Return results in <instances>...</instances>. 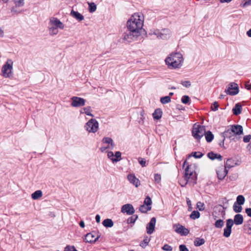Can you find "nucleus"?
Listing matches in <instances>:
<instances>
[{"mask_svg": "<svg viewBox=\"0 0 251 251\" xmlns=\"http://www.w3.org/2000/svg\"><path fill=\"white\" fill-rule=\"evenodd\" d=\"M219 104L218 102L215 101L213 104L211 105V109L213 111H216L218 109Z\"/></svg>", "mask_w": 251, "mask_h": 251, "instance_id": "nucleus-53", "label": "nucleus"}, {"mask_svg": "<svg viewBox=\"0 0 251 251\" xmlns=\"http://www.w3.org/2000/svg\"><path fill=\"white\" fill-rule=\"evenodd\" d=\"M154 181L156 183H159L161 180V176L159 174H155L154 175Z\"/></svg>", "mask_w": 251, "mask_h": 251, "instance_id": "nucleus-47", "label": "nucleus"}, {"mask_svg": "<svg viewBox=\"0 0 251 251\" xmlns=\"http://www.w3.org/2000/svg\"><path fill=\"white\" fill-rule=\"evenodd\" d=\"M50 22L57 28L63 29L64 27L63 24L56 18L50 19Z\"/></svg>", "mask_w": 251, "mask_h": 251, "instance_id": "nucleus-17", "label": "nucleus"}, {"mask_svg": "<svg viewBox=\"0 0 251 251\" xmlns=\"http://www.w3.org/2000/svg\"><path fill=\"white\" fill-rule=\"evenodd\" d=\"M11 12L14 14H20L21 13V11H18L16 9V7H12V8L11 9Z\"/></svg>", "mask_w": 251, "mask_h": 251, "instance_id": "nucleus-63", "label": "nucleus"}, {"mask_svg": "<svg viewBox=\"0 0 251 251\" xmlns=\"http://www.w3.org/2000/svg\"><path fill=\"white\" fill-rule=\"evenodd\" d=\"M181 84L186 88H189L191 86V82L189 80L181 81Z\"/></svg>", "mask_w": 251, "mask_h": 251, "instance_id": "nucleus-51", "label": "nucleus"}, {"mask_svg": "<svg viewBox=\"0 0 251 251\" xmlns=\"http://www.w3.org/2000/svg\"><path fill=\"white\" fill-rule=\"evenodd\" d=\"M204 135L207 142H211L214 138V135L210 131H205V133Z\"/></svg>", "mask_w": 251, "mask_h": 251, "instance_id": "nucleus-27", "label": "nucleus"}, {"mask_svg": "<svg viewBox=\"0 0 251 251\" xmlns=\"http://www.w3.org/2000/svg\"><path fill=\"white\" fill-rule=\"evenodd\" d=\"M179 251H189V250L185 245H180L179 246Z\"/></svg>", "mask_w": 251, "mask_h": 251, "instance_id": "nucleus-58", "label": "nucleus"}, {"mask_svg": "<svg viewBox=\"0 0 251 251\" xmlns=\"http://www.w3.org/2000/svg\"><path fill=\"white\" fill-rule=\"evenodd\" d=\"M102 142L103 143L110 145L111 149H113L115 146L112 139L110 137H104L102 140Z\"/></svg>", "mask_w": 251, "mask_h": 251, "instance_id": "nucleus-23", "label": "nucleus"}, {"mask_svg": "<svg viewBox=\"0 0 251 251\" xmlns=\"http://www.w3.org/2000/svg\"><path fill=\"white\" fill-rule=\"evenodd\" d=\"M226 227L228 228H232V226L233 225V221L231 219H229L226 220Z\"/></svg>", "mask_w": 251, "mask_h": 251, "instance_id": "nucleus-46", "label": "nucleus"}, {"mask_svg": "<svg viewBox=\"0 0 251 251\" xmlns=\"http://www.w3.org/2000/svg\"><path fill=\"white\" fill-rule=\"evenodd\" d=\"M236 164V163L235 162V161L233 159L229 158L227 159L225 163V166L226 168L229 169L234 167Z\"/></svg>", "mask_w": 251, "mask_h": 251, "instance_id": "nucleus-25", "label": "nucleus"}, {"mask_svg": "<svg viewBox=\"0 0 251 251\" xmlns=\"http://www.w3.org/2000/svg\"><path fill=\"white\" fill-rule=\"evenodd\" d=\"M186 202H187V204L188 207V211H191L192 210V204H191V201L189 200V199L187 198Z\"/></svg>", "mask_w": 251, "mask_h": 251, "instance_id": "nucleus-59", "label": "nucleus"}, {"mask_svg": "<svg viewBox=\"0 0 251 251\" xmlns=\"http://www.w3.org/2000/svg\"><path fill=\"white\" fill-rule=\"evenodd\" d=\"M127 178L129 182L135 186L136 187H138L140 185V181L138 178H137L134 174H129L127 176Z\"/></svg>", "mask_w": 251, "mask_h": 251, "instance_id": "nucleus-15", "label": "nucleus"}, {"mask_svg": "<svg viewBox=\"0 0 251 251\" xmlns=\"http://www.w3.org/2000/svg\"><path fill=\"white\" fill-rule=\"evenodd\" d=\"M217 174L218 178L220 180H223L226 176V174H223V173H222V169H221V170H219L217 171Z\"/></svg>", "mask_w": 251, "mask_h": 251, "instance_id": "nucleus-42", "label": "nucleus"}, {"mask_svg": "<svg viewBox=\"0 0 251 251\" xmlns=\"http://www.w3.org/2000/svg\"><path fill=\"white\" fill-rule=\"evenodd\" d=\"M144 17L141 13H135L127 21L126 27L128 30H131L134 33L142 34L144 25Z\"/></svg>", "mask_w": 251, "mask_h": 251, "instance_id": "nucleus-1", "label": "nucleus"}, {"mask_svg": "<svg viewBox=\"0 0 251 251\" xmlns=\"http://www.w3.org/2000/svg\"><path fill=\"white\" fill-rule=\"evenodd\" d=\"M71 106L74 107H79L83 106L85 104L86 100L83 98L74 96L71 98Z\"/></svg>", "mask_w": 251, "mask_h": 251, "instance_id": "nucleus-8", "label": "nucleus"}, {"mask_svg": "<svg viewBox=\"0 0 251 251\" xmlns=\"http://www.w3.org/2000/svg\"><path fill=\"white\" fill-rule=\"evenodd\" d=\"M138 161H139V163H140V164L142 167H145L146 166V161L144 158L139 157L138 158Z\"/></svg>", "mask_w": 251, "mask_h": 251, "instance_id": "nucleus-54", "label": "nucleus"}, {"mask_svg": "<svg viewBox=\"0 0 251 251\" xmlns=\"http://www.w3.org/2000/svg\"><path fill=\"white\" fill-rule=\"evenodd\" d=\"M246 233L249 235H251V225H250V224L246 226Z\"/></svg>", "mask_w": 251, "mask_h": 251, "instance_id": "nucleus-62", "label": "nucleus"}, {"mask_svg": "<svg viewBox=\"0 0 251 251\" xmlns=\"http://www.w3.org/2000/svg\"><path fill=\"white\" fill-rule=\"evenodd\" d=\"M160 33L159 39L166 40L169 38V37L166 36V34L163 33L161 31H160Z\"/></svg>", "mask_w": 251, "mask_h": 251, "instance_id": "nucleus-57", "label": "nucleus"}, {"mask_svg": "<svg viewBox=\"0 0 251 251\" xmlns=\"http://www.w3.org/2000/svg\"><path fill=\"white\" fill-rule=\"evenodd\" d=\"M174 228H175V231L181 236H186L189 233V230L187 228L179 224L175 225Z\"/></svg>", "mask_w": 251, "mask_h": 251, "instance_id": "nucleus-12", "label": "nucleus"}, {"mask_svg": "<svg viewBox=\"0 0 251 251\" xmlns=\"http://www.w3.org/2000/svg\"><path fill=\"white\" fill-rule=\"evenodd\" d=\"M197 206L200 211H202L204 209V204L201 201L197 202Z\"/></svg>", "mask_w": 251, "mask_h": 251, "instance_id": "nucleus-52", "label": "nucleus"}, {"mask_svg": "<svg viewBox=\"0 0 251 251\" xmlns=\"http://www.w3.org/2000/svg\"><path fill=\"white\" fill-rule=\"evenodd\" d=\"M121 212L122 213H126L127 215H132L134 212V209L132 205L129 203L124 204L121 208Z\"/></svg>", "mask_w": 251, "mask_h": 251, "instance_id": "nucleus-14", "label": "nucleus"}, {"mask_svg": "<svg viewBox=\"0 0 251 251\" xmlns=\"http://www.w3.org/2000/svg\"><path fill=\"white\" fill-rule=\"evenodd\" d=\"M25 0H14V4H15V7H22L25 4Z\"/></svg>", "mask_w": 251, "mask_h": 251, "instance_id": "nucleus-43", "label": "nucleus"}, {"mask_svg": "<svg viewBox=\"0 0 251 251\" xmlns=\"http://www.w3.org/2000/svg\"><path fill=\"white\" fill-rule=\"evenodd\" d=\"M151 207H148L146 206L145 204L141 205L139 208V211L142 213H146L148 211H150L151 210Z\"/></svg>", "mask_w": 251, "mask_h": 251, "instance_id": "nucleus-32", "label": "nucleus"}, {"mask_svg": "<svg viewBox=\"0 0 251 251\" xmlns=\"http://www.w3.org/2000/svg\"><path fill=\"white\" fill-rule=\"evenodd\" d=\"M207 156L209 159L212 160L217 159L219 161H222L223 159V156L221 155L215 153L212 151L209 152L207 154Z\"/></svg>", "mask_w": 251, "mask_h": 251, "instance_id": "nucleus-19", "label": "nucleus"}, {"mask_svg": "<svg viewBox=\"0 0 251 251\" xmlns=\"http://www.w3.org/2000/svg\"><path fill=\"white\" fill-rule=\"evenodd\" d=\"M183 61L182 55L179 52L172 53L165 59L166 64L169 68H180Z\"/></svg>", "mask_w": 251, "mask_h": 251, "instance_id": "nucleus-2", "label": "nucleus"}, {"mask_svg": "<svg viewBox=\"0 0 251 251\" xmlns=\"http://www.w3.org/2000/svg\"><path fill=\"white\" fill-rule=\"evenodd\" d=\"M205 240L203 238H196L194 241V244L196 247H199L203 245L205 243Z\"/></svg>", "mask_w": 251, "mask_h": 251, "instance_id": "nucleus-26", "label": "nucleus"}, {"mask_svg": "<svg viewBox=\"0 0 251 251\" xmlns=\"http://www.w3.org/2000/svg\"><path fill=\"white\" fill-rule=\"evenodd\" d=\"M230 131L236 137H240L243 134V127L241 125H233L230 126Z\"/></svg>", "mask_w": 251, "mask_h": 251, "instance_id": "nucleus-11", "label": "nucleus"}, {"mask_svg": "<svg viewBox=\"0 0 251 251\" xmlns=\"http://www.w3.org/2000/svg\"><path fill=\"white\" fill-rule=\"evenodd\" d=\"M181 102L184 104H190V98L189 96L184 95L181 98Z\"/></svg>", "mask_w": 251, "mask_h": 251, "instance_id": "nucleus-44", "label": "nucleus"}, {"mask_svg": "<svg viewBox=\"0 0 251 251\" xmlns=\"http://www.w3.org/2000/svg\"><path fill=\"white\" fill-rule=\"evenodd\" d=\"M251 139V135H247L243 137V141L245 143H248Z\"/></svg>", "mask_w": 251, "mask_h": 251, "instance_id": "nucleus-56", "label": "nucleus"}, {"mask_svg": "<svg viewBox=\"0 0 251 251\" xmlns=\"http://www.w3.org/2000/svg\"><path fill=\"white\" fill-rule=\"evenodd\" d=\"M115 158L113 159V163L117 162L121 160V152L118 151L115 152L114 155Z\"/></svg>", "mask_w": 251, "mask_h": 251, "instance_id": "nucleus-36", "label": "nucleus"}, {"mask_svg": "<svg viewBox=\"0 0 251 251\" xmlns=\"http://www.w3.org/2000/svg\"><path fill=\"white\" fill-rule=\"evenodd\" d=\"M57 28H58L56 27L55 26H53L50 27H49L50 34L52 35L57 34L58 32Z\"/></svg>", "mask_w": 251, "mask_h": 251, "instance_id": "nucleus-38", "label": "nucleus"}, {"mask_svg": "<svg viewBox=\"0 0 251 251\" xmlns=\"http://www.w3.org/2000/svg\"><path fill=\"white\" fill-rule=\"evenodd\" d=\"M241 205H238V204L234 202L233 206V209L234 211L236 213L241 212L242 210V207Z\"/></svg>", "mask_w": 251, "mask_h": 251, "instance_id": "nucleus-33", "label": "nucleus"}, {"mask_svg": "<svg viewBox=\"0 0 251 251\" xmlns=\"http://www.w3.org/2000/svg\"><path fill=\"white\" fill-rule=\"evenodd\" d=\"M89 4V11L90 12H94L96 10L97 6L94 2L88 3Z\"/></svg>", "mask_w": 251, "mask_h": 251, "instance_id": "nucleus-37", "label": "nucleus"}, {"mask_svg": "<svg viewBox=\"0 0 251 251\" xmlns=\"http://www.w3.org/2000/svg\"><path fill=\"white\" fill-rule=\"evenodd\" d=\"M224 222L223 220L219 219L217 220L214 224L216 228H221L224 226Z\"/></svg>", "mask_w": 251, "mask_h": 251, "instance_id": "nucleus-41", "label": "nucleus"}, {"mask_svg": "<svg viewBox=\"0 0 251 251\" xmlns=\"http://www.w3.org/2000/svg\"><path fill=\"white\" fill-rule=\"evenodd\" d=\"M140 33H134L131 30H127L122 35V39L125 43H129L135 41L140 37Z\"/></svg>", "mask_w": 251, "mask_h": 251, "instance_id": "nucleus-4", "label": "nucleus"}, {"mask_svg": "<svg viewBox=\"0 0 251 251\" xmlns=\"http://www.w3.org/2000/svg\"><path fill=\"white\" fill-rule=\"evenodd\" d=\"M84 128L89 133H95L99 129V123L95 119H91L85 124Z\"/></svg>", "mask_w": 251, "mask_h": 251, "instance_id": "nucleus-7", "label": "nucleus"}, {"mask_svg": "<svg viewBox=\"0 0 251 251\" xmlns=\"http://www.w3.org/2000/svg\"><path fill=\"white\" fill-rule=\"evenodd\" d=\"M71 14L72 16H73L79 21H81L84 19L83 16L77 11L72 10L71 12Z\"/></svg>", "mask_w": 251, "mask_h": 251, "instance_id": "nucleus-22", "label": "nucleus"}, {"mask_svg": "<svg viewBox=\"0 0 251 251\" xmlns=\"http://www.w3.org/2000/svg\"><path fill=\"white\" fill-rule=\"evenodd\" d=\"M82 110H83V111L81 110L80 111V113H85L87 115L91 116L92 117H93L94 116V115H93L91 113V107L90 106H87V107H84V108H83Z\"/></svg>", "mask_w": 251, "mask_h": 251, "instance_id": "nucleus-29", "label": "nucleus"}, {"mask_svg": "<svg viewBox=\"0 0 251 251\" xmlns=\"http://www.w3.org/2000/svg\"><path fill=\"white\" fill-rule=\"evenodd\" d=\"M161 31L163 33L166 34V36H167L168 37H170L171 31L169 29H167V28L163 29L161 30Z\"/></svg>", "mask_w": 251, "mask_h": 251, "instance_id": "nucleus-60", "label": "nucleus"}, {"mask_svg": "<svg viewBox=\"0 0 251 251\" xmlns=\"http://www.w3.org/2000/svg\"><path fill=\"white\" fill-rule=\"evenodd\" d=\"M225 92L226 94L234 96L237 94L239 92V87L235 83H231L228 85L227 89H226Z\"/></svg>", "mask_w": 251, "mask_h": 251, "instance_id": "nucleus-9", "label": "nucleus"}, {"mask_svg": "<svg viewBox=\"0 0 251 251\" xmlns=\"http://www.w3.org/2000/svg\"><path fill=\"white\" fill-rule=\"evenodd\" d=\"M205 130L204 126L195 125L192 129V135L196 140L199 141L205 133Z\"/></svg>", "mask_w": 251, "mask_h": 251, "instance_id": "nucleus-6", "label": "nucleus"}, {"mask_svg": "<svg viewBox=\"0 0 251 251\" xmlns=\"http://www.w3.org/2000/svg\"><path fill=\"white\" fill-rule=\"evenodd\" d=\"M245 201L244 197L243 195H239L236 198V201L235 203L238 204V205H243Z\"/></svg>", "mask_w": 251, "mask_h": 251, "instance_id": "nucleus-30", "label": "nucleus"}, {"mask_svg": "<svg viewBox=\"0 0 251 251\" xmlns=\"http://www.w3.org/2000/svg\"><path fill=\"white\" fill-rule=\"evenodd\" d=\"M156 223V219L152 217L150 222L147 225V232L149 234L152 233L154 230Z\"/></svg>", "mask_w": 251, "mask_h": 251, "instance_id": "nucleus-16", "label": "nucleus"}, {"mask_svg": "<svg viewBox=\"0 0 251 251\" xmlns=\"http://www.w3.org/2000/svg\"><path fill=\"white\" fill-rule=\"evenodd\" d=\"M162 115V111L161 109L157 108L155 110L154 112L152 114V116L154 119L159 120L160 119Z\"/></svg>", "mask_w": 251, "mask_h": 251, "instance_id": "nucleus-21", "label": "nucleus"}, {"mask_svg": "<svg viewBox=\"0 0 251 251\" xmlns=\"http://www.w3.org/2000/svg\"><path fill=\"white\" fill-rule=\"evenodd\" d=\"M65 251H77L74 246H68L65 248Z\"/></svg>", "mask_w": 251, "mask_h": 251, "instance_id": "nucleus-55", "label": "nucleus"}, {"mask_svg": "<svg viewBox=\"0 0 251 251\" xmlns=\"http://www.w3.org/2000/svg\"><path fill=\"white\" fill-rule=\"evenodd\" d=\"M221 135L222 138H228L231 141H233L234 142H236L241 138V137H236V136L233 134V133L230 131V128L226 129L223 133H221Z\"/></svg>", "mask_w": 251, "mask_h": 251, "instance_id": "nucleus-10", "label": "nucleus"}, {"mask_svg": "<svg viewBox=\"0 0 251 251\" xmlns=\"http://www.w3.org/2000/svg\"><path fill=\"white\" fill-rule=\"evenodd\" d=\"M192 156H194L196 158H201L203 155V154L201 153V152H193L192 153Z\"/></svg>", "mask_w": 251, "mask_h": 251, "instance_id": "nucleus-48", "label": "nucleus"}, {"mask_svg": "<svg viewBox=\"0 0 251 251\" xmlns=\"http://www.w3.org/2000/svg\"><path fill=\"white\" fill-rule=\"evenodd\" d=\"M226 208L224 207L222 205H218V206L215 207V210L218 211L219 212L221 213L222 216H224L225 215V210Z\"/></svg>", "mask_w": 251, "mask_h": 251, "instance_id": "nucleus-31", "label": "nucleus"}, {"mask_svg": "<svg viewBox=\"0 0 251 251\" xmlns=\"http://www.w3.org/2000/svg\"><path fill=\"white\" fill-rule=\"evenodd\" d=\"M231 233V229L228 228H225L224 230V236L226 237H228Z\"/></svg>", "mask_w": 251, "mask_h": 251, "instance_id": "nucleus-45", "label": "nucleus"}, {"mask_svg": "<svg viewBox=\"0 0 251 251\" xmlns=\"http://www.w3.org/2000/svg\"><path fill=\"white\" fill-rule=\"evenodd\" d=\"M162 249L163 251H172L173 250V248L172 246L168 244H165L162 247Z\"/></svg>", "mask_w": 251, "mask_h": 251, "instance_id": "nucleus-50", "label": "nucleus"}, {"mask_svg": "<svg viewBox=\"0 0 251 251\" xmlns=\"http://www.w3.org/2000/svg\"><path fill=\"white\" fill-rule=\"evenodd\" d=\"M233 223L236 225H240L243 224L244 221L243 216L240 214H236L234 216Z\"/></svg>", "mask_w": 251, "mask_h": 251, "instance_id": "nucleus-18", "label": "nucleus"}, {"mask_svg": "<svg viewBox=\"0 0 251 251\" xmlns=\"http://www.w3.org/2000/svg\"><path fill=\"white\" fill-rule=\"evenodd\" d=\"M242 110V105L240 103H236L232 109L233 113L235 115H238L240 114Z\"/></svg>", "mask_w": 251, "mask_h": 251, "instance_id": "nucleus-20", "label": "nucleus"}, {"mask_svg": "<svg viewBox=\"0 0 251 251\" xmlns=\"http://www.w3.org/2000/svg\"><path fill=\"white\" fill-rule=\"evenodd\" d=\"M95 236L96 232L92 231V232L87 233L85 235L83 240L86 243H94L98 240L100 237V235H98L97 237L95 238Z\"/></svg>", "mask_w": 251, "mask_h": 251, "instance_id": "nucleus-13", "label": "nucleus"}, {"mask_svg": "<svg viewBox=\"0 0 251 251\" xmlns=\"http://www.w3.org/2000/svg\"><path fill=\"white\" fill-rule=\"evenodd\" d=\"M102 225L105 227H111L113 226L114 223L110 219H106L103 221Z\"/></svg>", "mask_w": 251, "mask_h": 251, "instance_id": "nucleus-24", "label": "nucleus"}, {"mask_svg": "<svg viewBox=\"0 0 251 251\" xmlns=\"http://www.w3.org/2000/svg\"><path fill=\"white\" fill-rule=\"evenodd\" d=\"M150 239L148 237H146L143 241L141 242L140 245L143 248H145L149 244Z\"/></svg>", "mask_w": 251, "mask_h": 251, "instance_id": "nucleus-35", "label": "nucleus"}, {"mask_svg": "<svg viewBox=\"0 0 251 251\" xmlns=\"http://www.w3.org/2000/svg\"><path fill=\"white\" fill-rule=\"evenodd\" d=\"M160 31H159V30L158 29H155L153 31H151L149 34L151 35H154L157 37V38H159V36L160 34Z\"/></svg>", "mask_w": 251, "mask_h": 251, "instance_id": "nucleus-49", "label": "nucleus"}, {"mask_svg": "<svg viewBox=\"0 0 251 251\" xmlns=\"http://www.w3.org/2000/svg\"><path fill=\"white\" fill-rule=\"evenodd\" d=\"M107 156L113 162V159L115 158L114 157V154L113 152L112 151H108V153H107Z\"/></svg>", "mask_w": 251, "mask_h": 251, "instance_id": "nucleus-61", "label": "nucleus"}, {"mask_svg": "<svg viewBox=\"0 0 251 251\" xmlns=\"http://www.w3.org/2000/svg\"><path fill=\"white\" fill-rule=\"evenodd\" d=\"M13 64V61L10 59H8L2 67L1 72L4 77L10 78L12 77Z\"/></svg>", "mask_w": 251, "mask_h": 251, "instance_id": "nucleus-5", "label": "nucleus"}, {"mask_svg": "<svg viewBox=\"0 0 251 251\" xmlns=\"http://www.w3.org/2000/svg\"><path fill=\"white\" fill-rule=\"evenodd\" d=\"M186 166L185 169L184 180L186 182L184 184H181V186L184 187L188 182H190L193 184L197 183V176L195 172L191 169V165L188 164L187 161L185 160L183 163V166Z\"/></svg>", "mask_w": 251, "mask_h": 251, "instance_id": "nucleus-3", "label": "nucleus"}, {"mask_svg": "<svg viewBox=\"0 0 251 251\" xmlns=\"http://www.w3.org/2000/svg\"><path fill=\"white\" fill-rule=\"evenodd\" d=\"M245 212L248 216L251 217V208H247L245 209Z\"/></svg>", "mask_w": 251, "mask_h": 251, "instance_id": "nucleus-64", "label": "nucleus"}, {"mask_svg": "<svg viewBox=\"0 0 251 251\" xmlns=\"http://www.w3.org/2000/svg\"><path fill=\"white\" fill-rule=\"evenodd\" d=\"M200 212L198 211H195V210L192 211V212L191 213V214L190 215V218H191L192 219H193V220H195L196 219L199 218L200 217Z\"/></svg>", "mask_w": 251, "mask_h": 251, "instance_id": "nucleus-34", "label": "nucleus"}, {"mask_svg": "<svg viewBox=\"0 0 251 251\" xmlns=\"http://www.w3.org/2000/svg\"><path fill=\"white\" fill-rule=\"evenodd\" d=\"M42 196V192L41 190H37L31 195V198L33 200H37Z\"/></svg>", "mask_w": 251, "mask_h": 251, "instance_id": "nucleus-28", "label": "nucleus"}, {"mask_svg": "<svg viewBox=\"0 0 251 251\" xmlns=\"http://www.w3.org/2000/svg\"><path fill=\"white\" fill-rule=\"evenodd\" d=\"M171 101V98L169 96H165L161 98L160 102L162 104H166Z\"/></svg>", "mask_w": 251, "mask_h": 251, "instance_id": "nucleus-39", "label": "nucleus"}, {"mask_svg": "<svg viewBox=\"0 0 251 251\" xmlns=\"http://www.w3.org/2000/svg\"><path fill=\"white\" fill-rule=\"evenodd\" d=\"M152 203V201L151 198L149 196H147L145 199L144 201V204L146 205L148 207H151V204Z\"/></svg>", "mask_w": 251, "mask_h": 251, "instance_id": "nucleus-40", "label": "nucleus"}]
</instances>
